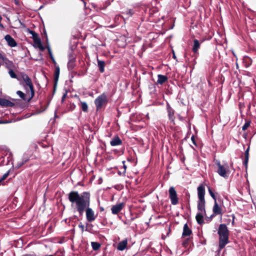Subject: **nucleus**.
Listing matches in <instances>:
<instances>
[{
    "mask_svg": "<svg viewBox=\"0 0 256 256\" xmlns=\"http://www.w3.org/2000/svg\"><path fill=\"white\" fill-rule=\"evenodd\" d=\"M192 233V230L188 228L187 224H184L182 232V236H189Z\"/></svg>",
    "mask_w": 256,
    "mask_h": 256,
    "instance_id": "6ab92c4d",
    "label": "nucleus"
},
{
    "mask_svg": "<svg viewBox=\"0 0 256 256\" xmlns=\"http://www.w3.org/2000/svg\"><path fill=\"white\" fill-rule=\"evenodd\" d=\"M0 58H1L2 60L4 59V56H2V55L0 53Z\"/></svg>",
    "mask_w": 256,
    "mask_h": 256,
    "instance_id": "ea45409f",
    "label": "nucleus"
},
{
    "mask_svg": "<svg viewBox=\"0 0 256 256\" xmlns=\"http://www.w3.org/2000/svg\"><path fill=\"white\" fill-rule=\"evenodd\" d=\"M79 227L81 228L82 230L83 231L84 229V226L82 224H80Z\"/></svg>",
    "mask_w": 256,
    "mask_h": 256,
    "instance_id": "58836bf2",
    "label": "nucleus"
},
{
    "mask_svg": "<svg viewBox=\"0 0 256 256\" xmlns=\"http://www.w3.org/2000/svg\"><path fill=\"white\" fill-rule=\"evenodd\" d=\"M198 212H205V200H198Z\"/></svg>",
    "mask_w": 256,
    "mask_h": 256,
    "instance_id": "ddd939ff",
    "label": "nucleus"
},
{
    "mask_svg": "<svg viewBox=\"0 0 256 256\" xmlns=\"http://www.w3.org/2000/svg\"><path fill=\"white\" fill-rule=\"evenodd\" d=\"M60 72V68L58 66H56V70H55V72H54L55 80H58V78L59 76Z\"/></svg>",
    "mask_w": 256,
    "mask_h": 256,
    "instance_id": "cd10ccee",
    "label": "nucleus"
},
{
    "mask_svg": "<svg viewBox=\"0 0 256 256\" xmlns=\"http://www.w3.org/2000/svg\"><path fill=\"white\" fill-rule=\"evenodd\" d=\"M198 200H204L205 188L201 185L198 188Z\"/></svg>",
    "mask_w": 256,
    "mask_h": 256,
    "instance_id": "1a4fd4ad",
    "label": "nucleus"
},
{
    "mask_svg": "<svg viewBox=\"0 0 256 256\" xmlns=\"http://www.w3.org/2000/svg\"><path fill=\"white\" fill-rule=\"evenodd\" d=\"M124 207L123 203H120L113 206L112 208V214H116L120 212Z\"/></svg>",
    "mask_w": 256,
    "mask_h": 256,
    "instance_id": "0eeeda50",
    "label": "nucleus"
},
{
    "mask_svg": "<svg viewBox=\"0 0 256 256\" xmlns=\"http://www.w3.org/2000/svg\"><path fill=\"white\" fill-rule=\"evenodd\" d=\"M128 245V240L126 238L122 240L120 242L117 246V250L120 251H122L124 250Z\"/></svg>",
    "mask_w": 256,
    "mask_h": 256,
    "instance_id": "9b49d317",
    "label": "nucleus"
},
{
    "mask_svg": "<svg viewBox=\"0 0 256 256\" xmlns=\"http://www.w3.org/2000/svg\"><path fill=\"white\" fill-rule=\"evenodd\" d=\"M250 122H246L242 126V130H246L250 126Z\"/></svg>",
    "mask_w": 256,
    "mask_h": 256,
    "instance_id": "473e14b6",
    "label": "nucleus"
},
{
    "mask_svg": "<svg viewBox=\"0 0 256 256\" xmlns=\"http://www.w3.org/2000/svg\"><path fill=\"white\" fill-rule=\"evenodd\" d=\"M10 76L12 78H16V75L12 70H10L8 72Z\"/></svg>",
    "mask_w": 256,
    "mask_h": 256,
    "instance_id": "7c9ffc66",
    "label": "nucleus"
},
{
    "mask_svg": "<svg viewBox=\"0 0 256 256\" xmlns=\"http://www.w3.org/2000/svg\"><path fill=\"white\" fill-rule=\"evenodd\" d=\"M216 164L218 166L217 172L221 176L226 178L230 172L229 166L228 164H221L219 160L216 161Z\"/></svg>",
    "mask_w": 256,
    "mask_h": 256,
    "instance_id": "7ed1b4c3",
    "label": "nucleus"
},
{
    "mask_svg": "<svg viewBox=\"0 0 256 256\" xmlns=\"http://www.w3.org/2000/svg\"><path fill=\"white\" fill-rule=\"evenodd\" d=\"M91 245L94 250H96L100 248V244L96 242H92Z\"/></svg>",
    "mask_w": 256,
    "mask_h": 256,
    "instance_id": "393cba45",
    "label": "nucleus"
},
{
    "mask_svg": "<svg viewBox=\"0 0 256 256\" xmlns=\"http://www.w3.org/2000/svg\"><path fill=\"white\" fill-rule=\"evenodd\" d=\"M248 150L249 148H248L245 152V160L244 161V164L246 167L247 166V164L248 160Z\"/></svg>",
    "mask_w": 256,
    "mask_h": 256,
    "instance_id": "a878e982",
    "label": "nucleus"
},
{
    "mask_svg": "<svg viewBox=\"0 0 256 256\" xmlns=\"http://www.w3.org/2000/svg\"><path fill=\"white\" fill-rule=\"evenodd\" d=\"M22 78L25 83V86H28L30 89L31 98H33L34 94V91L30 78L27 74H22Z\"/></svg>",
    "mask_w": 256,
    "mask_h": 256,
    "instance_id": "423d86ee",
    "label": "nucleus"
},
{
    "mask_svg": "<svg viewBox=\"0 0 256 256\" xmlns=\"http://www.w3.org/2000/svg\"><path fill=\"white\" fill-rule=\"evenodd\" d=\"M108 102L107 96L105 93H102L98 96L94 100L96 110H100L102 106H106Z\"/></svg>",
    "mask_w": 256,
    "mask_h": 256,
    "instance_id": "20e7f679",
    "label": "nucleus"
},
{
    "mask_svg": "<svg viewBox=\"0 0 256 256\" xmlns=\"http://www.w3.org/2000/svg\"><path fill=\"white\" fill-rule=\"evenodd\" d=\"M27 160H22V161L18 162L15 166V168L17 169L20 168L23 164H24L27 162Z\"/></svg>",
    "mask_w": 256,
    "mask_h": 256,
    "instance_id": "b1692460",
    "label": "nucleus"
},
{
    "mask_svg": "<svg viewBox=\"0 0 256 256\" xmlns=\"http://www.w3.org/2000/svg\"><path fill=\"white\" fill-rule=\"evenodd\" d=\"M126 14H130V16H132L134 14V11L132 10H129L126 11Z\"/></svg>",
    "mask_w": 256,
    "mask_h": 256,
    "instance_id": "f704fd0d",
    "label": "nucleus"
},
{
    "mask_svg": "<svg viewBox=\"0 0 256 256\" xmlns=\"http://www.w3.org/2000/svg\"><path fill=\"white\" fill-rule=\"evenodd\" d=\"M98 66L101 72H103L104 70L105 62L104 61L98 60Z\"/></svg>",
    "mask_w": 256,
    "mask_h": 256,
    "instance_id": "412c9836",
    "label": "nucleus"
},
{
    "mask_svg": "<svg viewBox=\"0 0 256 256\" xmlns=\"http://www.w3.org/2000/svg\"><path fill=\"white\" fill-rule=\"evenodd\" d=\"M146 117L148 118H149L148 114L146 115Z\"/></svg>",
    "mask_w": 256,
    "mask_h": 256,
    "instance_id": "a18cd8bd",
    "label": "nucleus"
},
{
    "mask_svg": "<svg viewBox=\"0 0 256 256\" xmlns=\"http://www.w3.org/2000/svg\"><path fill=\"white\" fill-rule=\"evenodd\" d=\"M173 58H174V59L176 58V56L175 54L174 53L173 54Z\"/></svg>",
    "mask_w": 256,
    "mask_h": 256,
    "instance_id": "79ce46f5",
    "label": "nucleus"
},
{
    "mask_svg": "<svg viewBox=\"0 0 256 256\" xmlns=\"http://www.w3.org/2000/svg\"><path fill=\"white\" fill-rule=\"evenodd\" d=\"M167 109H168V116L169 120L171 122H174V118H175V117L174 116V112L172 109V108H170V106H168H168Z\"/></svg>",
    "mask_w": 256,
    "mask_h": 256,
    "instance_id": "4468645a",
    "label": "nucleus"
},
{
    "mask_svg": "<svg viewBox=\"0 0 256 256\" xmlns=\"http://www.w3.org/2000/svg\"><path fill=\"white\" fill-rule=\"evenodd\" d=\"M45 256H54L53 255H46Z\"/></svg>",
    "mask_w": 256,
    "mask_h": 256,
    "instance_id": "c03bdc74",
    "label": "nucleus"
},
{
    "mask_svg": "<svg viewBox=\"0 0 256 256\" xmlns=\"http://www.w3.org/2000/svg\"><path fill=\"white\" fill-rule=\"evenodd\" d=\"M22 256H36V255L34 254H26Z\"/></svg>",
    "mask_w": 256,
    "mask_h": 256,
    "instance_id": "4c0bfd02",
    "label": "nucleus"
},
{
    "mask_svg": "<svg viewBox=\"0 0 256 256\" xmlns=\"http://www.w3.org/2000/svg\"><path fill=\"white\" fill-rule=\"evenodd\" d=\"M4 39L8 42V45L10 47H15L17 46V43L15 40L9 34L5 36Z\"/></svg>",
    "mask_w": 256,
    "mask_h": 256,
    "instance_id": "6e6552de",
    "label": "nucleus"
},
{
    "mask_svg": "<svg viewBox=\"0 0 256 256\" xmlns=\"http://www.w3.org/2000/svg\"><path fill=\"white\" fill-rule=\"evenodd\" d=\"M80 106L82 108V110L84 112H86L88 110V106L87 104L84 102H80Z\"/></svg>",
    "mask_w": 256,
    "mask_h": 256,
    "instance_id": "5701e85b",
    "label": "nucleus"
},
{
    "mask_svg": "<svg viewBox=\"0 0 256 256\" xmlns=\"http://www.w3.org/2000/svg\"><path fill=\"white\" fill-rule=\"evenodd\" d=\"M0 105L2 106H12L14 104L8 100L0 98Z\"/></svg>",
    "mask_w": 256,
    "mask_h": 256,
    "instance_id": "f3484780",
    "label": "nucleus"
},
{
    "mask_svg": "<svg viewBox=\"0 0 256 256\" xmlns=\"http://www.w3.org/2000/svg\"><path fill=\"white\" fill-rule=\"evenodd\" d=\"M124 168L125 170L126 168V166L124 164Z\"/></svg>",
    "mask_w": 256,
    "mask_h": 256,
    "instance_id": "37998d69",
    "label": "nucleus"
},
{
    "mask_svg": "<svg viewBox=\"0 0 256 256\" xmlns=\"http://www.w3.org/2000/svg\"><path fill=\"white\" fill-rule=\"evenodd\" d=\"M200 46V42L196 39L194 40L192 50L194 53H197Z\"/></svg>",
    "mask_w": 256,
    "mask_h": 256,
    "instance_id": "dca6fc26",
    "label": "nucleus"
},
{
    "mask_svg": "<svg viewBox=\"0 0 256 256\" xmlns=\"http://www.w3.org/2000/svg\"><path fill=\"white\" fill-rule=\"evenodd\" d=\"M206 214V212H198L196 216V218L198 223L200 224H202L204 223V216Z\"/></svg>",
    "mask_w": 256,
    "mask_h": 256,
    "instance_id": "f8f14e48",
    "label": "nucleus"
},
{
    "mask_svg": "<svg viewBox=\"0 0 256 256\" xmlns=\"http://www.w3.org/2000/svg\"><path fill=\"white\" fill-rule=\"evenodd\" d=\"M74 66V60H69L68 64V68L70 70H72Z\"/></svg>",
    "mask_w": 256,
    "mask_h": 256,
    "instance_id": "4be33fe9",
    "label": "nucleus"
},
{
    "mask_svg": "<svg viewBox=\"0 0 256 256\" xmlns=\"http://www.w3.org/2000/svg\"><path fill=\"white\" fill-rule=\"evenodd\" d=\"M218 234L219 235L218 248L220 250L229 242V231L226 224H221L220 225Z\"/></svg>",
    "mask_w": 256,
    "mask_h": 256,
    "instance_id": "f03ea898",
    "label": "nucleus"
},
{
    "mask_svg": "<svg viewBox=\"0 0 256 256\" xmlns=\"http://www.w3.org/2000/svg\"><path fill=\"white\" fill-rule=\"evenodd\" d=\"M169 198L172 205H176L178 203V198L177 192L173 186H170L168 190Z\"/></svg>",
    "mask_w": 256,
    "mask_h": 256,
    "instance_id": "39448f33",
    "label": "nucleus"
},
{
    "mask_svg": "<svg viewBox=\"0 0 256 256\" xmlns=\"http://www.w3.org/2000/svg\"><path fill=\"white\" fill-rule=\"evenodd\" d=\"M2 20V16L0 15V26L2 27V28H4V26L3 24L1 23V21Z\"/></svg>",
    "mask_w": 256,
    "mask_h": 256,
    "instance_id": "e433bc0d",
    "label": "nucleus"
},
{
    "mask_svg": "<svg viewBox=\"0 0 256 256\" xmlns=\"http://www.w3.org/2000/svg\"><path fill=\"white\" fill-rule=\"evenodd\" d=\"M48 53H49V54H50V58L52 59L53 63L54 64H56V62L52 56V51L50 49V48H48Z\"/></svg>",
    "mask_w": 256,
    "mask_h": 256,
    "instance_id": "c85d7f7f",
    "label": "nucleus"
},
{
    "mask_svg": "<svg viewBox=\"0 0 256 256\" xmlns=\"http://www.w3.org/2000/svg\"><path fill=\"white\" fill-rule=\"evenodd\" d=\"M158 78L157 84H162L166 82L168 79L166 76L162 74H158Z\"/></svg>",
    "mask_w": 256,
    "mask_h": 256,
    "instance_id": "a211bd4d",
    "label": "nucleus"
},
{
    "mask_svg": "<svg viewBox=\"0 0 256 256\" xmlns=\"http://www.w3.org/2000/svg\"><path fill=\"white\" fill-rule=\"evenodd\" d=\"M30 34L32 35V38L33 39V41L36 40V39L40 38L38 36V34L34 31L32 30H30L29 31Z\"/></svg>",
    "mask_w": 256,
    "mask_h": 256,
    "instance_id": "bb28decb",
    "label": "nucleus"
},
{
    "mask_svg": "<svg viewBox=\"0 0 256 256\" xmlns=\"http://www.w3.org/2000/svg\"><path fill=\"white\" fill-rule=\"evenodd\" d=\"M208 190L212 198L214 200V201L216 200V197L215 196L214 194L212 192V190L210 188H208Z\"/></svg>",
    "mask_w": 256,
    "mask_h": 256,
    "instance_id": "c756f323",
    "label": "nucleus"
},
{
    "mask_svg": "<svg viewBox=\"0 0 256 256\" xmlns=\"http://www.w3.org/2000/svg\"><path fill=\"white\" fill-rule=\"evenodd\" d=\"M34 42L36 46L38 47L40 50L43 51L44 50V47L42 46L40 38L36 39L34 40Z\"/></svg>",
    "mask_w": 256,
    "mask_h": 256,
    "instance_id": "aec40b11",
    "label": "nucleus"
},
{
    "mask_svg": "<svg viewBox=\"0 0 256 256\" xmlns=\"http://www.w3.org/2000/svg\"><path fill=\"white\" fill-rule=\"evenodd\" d=\"M9 174V172H6V174H4L2 176L1 178H0V180L2 181L3 180H5L7 177L8 176Z\"/></svg>",
    "mask_w": 256,
    "mask_h": 256,
    "instance_id": "72a5a7b5",
    "label": "nucleus"
},
{
    "mask_svg": "<svg viewBox=\"0 0 256 256\" xmlns=\"http://www.w3.org/2000/svg\"><path fill=\"white\" fill-rule=\"evenodd\" d=\"M212 210L215 215L222 214V206H219L216 200L214 201V204L213 206Z\"/></svg>",
    "mask_w": 256,
    "mask_h": 256,
    "instance_id": "9d476101",
    "label": "nucleus"
},
{
    "mask_svg": "<svg viewBox=\"0 0 256 256\" xmlns=\"http://www.w3.org/2000/svg\"><path fill=\"white\" fill-rule=\"evenodd\" d=\"M191 140L192 141V143L195 145L196 146V141H195V137L193 135L191 137Z\"/></svg>",
    "mask_w": 256,
    "mask_h": 256,
    "instance_id": "c9c22d12",
    "label": "nucleus"
},
{
    "mask_svg": "<svg viewBox=\"0 0 256 256\" xmlns=\"http://www.w3.org/2000/svg\"><path fill=\"white\" fill-rule=\"evenodd\" d=\"M66 94H64V95L63 96L62 98V100H64V98H65V96H66Z\"/></svg>",
    "mask_w": 256,
    "mask_h": 256,
    "instance_id": "a19ab883",
    "label": "nucleus"
},
{
    "mask_svg": "<svg viewBox=\"0 0 256 256\" xmlns=\"http://www.w3.org/2000/svg\"><path fill=\"white\" fill-rule=\"evenodd\" d=\"M0 123H3V122H0Z\"/></svg>",
    "mask_w": 256,
    "mask_h": 256,
    "instance_id": "49530a36",
    "label": "nucleus"
},
{
    "mask_svg": "<svg viewBox=\"0 0 256 256\" xmlns=\"http://www.w3.org/2000/svg\"><path fill=\"white\" fill-rule=\"evenodd\" d=\"M68 200L71 202L72 208L82 216L86 211V218L88 222H91L95 220L96 216L93 210L90 208V194L85 192L80 194L76 191H72L68 194Z\"/></svg>",
    "mask_w": 256,
    "mask_h": 256,
    "instance_id": "f257e3e1",
    "label": "nucleus"
},
{
    "mask_svg": "<svg viewBox=\"0 0 256 256\" xmlns=\"http://www.w3.org/2000/svg\"><path fill=\"white\" fill-rule=\"evenodd\" d=\"M16 94H18V95L21 98H24V96H25V94L24 92H22L20 91V90H18L17 92H16Z\"/></svg>",
    "mask_w": 256,
    "mask_h": 256,
    "instance_id": "2f4dec72",
    "label": "nucleus"
},
{
    "mask_svg": "<svg viewBox=\"0 0 256 256\" xmlns=\"http://www.w3.org/2000/svg\"><path fill=\"white\" fill-rule=\"evenodd\" d=\"M122 143L121 140L118 136H114L110 142V145L113 146L120 145Z\"/></svg>",
    "mask_w": 256,
    "mask_h": 256,
    "instance_id": "2eb2a0df",
    "label": "nucleus"
}]
</instances>
